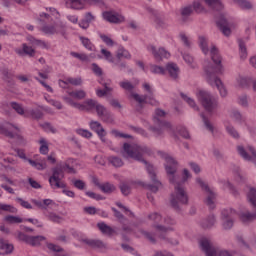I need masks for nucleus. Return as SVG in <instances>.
<instances>
[{"instance_id": "1", "label": "nucleus", "mask_w": 256, "mask_h": 256, "mask_svg": "<svg viewBox=\"0 0 256 256\" xmlns=\"http://www.w3.org/2000/svg\"><path fill=\"white\" fill-rule=\"evenodd\" d=\"M121 153L123 157H130V159H134V161H140L141 163L146 164V170L152 181V184H143L145 189H148V191H151L152 193H157L159 189L163 188V184L157 178V170H155V167L143 159V155H151L153 153L151 148L147 146H141L139 144L124 143Z\"/></svg>"}, {"instance_id": "2", "label": "nucleus", "mask_w": 256, "mask_h": 256, "mask_svg": "<svg viewBox=\"0 0 256 256\" xmlns=\"http://www.w3.org/2000/svg\"><path fill=\"white\" fill-rule=\"evenodd\" d=\"M165 169L168 175L169 182L174 185V193L170 196V205L176 211H181L183 205L189 203V195L177 176L178 163L171 156L165 157Z\"/></svg>"}, {"instance_id": "3", "label": "nucleus", "mask_w": 256, "mask_h": 256, "mask_svg": "<svg viewBox=\"0 0 256 256\" xmlns=\"http://www.w3.org/2000/svg\"><path fill=\"white\" fill-rule=\"evenodd\" d=\"M210 55L213 63H215L217 67H214L209 61L205 62L204 71L206 73L207 81L212 87H217L222 97H227V88H225L223 81L215 76L216 73H223V65H221L222 58L221 55H219L217 47H211Z\"/></svg>"}, {"instance_id": "4", "label": "nucleus", "mask_w": 256, "mask_h": 256, "mask_svg": "<svg viewBox=\"0 0 256 256\" xmlns=\"http://www.w3.org/2000/svg\"><path fill=\"white\" fill-rule=\"evenodd\" d=\"M196 97L207 113L212 114L219 109V101H217L215 96L211 95L208 91L199 90L196 93Z\"/></svg>"}, {"instance_id": "5", "label": "nucleus", "mask_w": 256, "mask_h": 256, "mask_svg": "<svg viewBox=\"0 0 256 256\" xmlns=\"http://www.w3.org/2000/svg\"><path fill=\"white\" fill-rule=\"evenodd\" d=\"M65 166L57 165L52 168V176L49 178L50 187L53 189H65L66 185L63 181V177H65Z\"/></svg>"}, {"instance_id": "6", "label": "nucleus", "mask_w": 256, "mask_h": 256, "mask_svg": "<svg viewBox=\"0 0 256 256\" xmlns=\"http://www.w3.org/2000/svg\"><path fill=\"white\" fill-rule=\"evenodd\" d=\"M196 183L200 185L203 192H205L206 199L205 204L209 207V209H215V192L209 188V185L203 181L201 178H196Z\"/></svg>"}, {"instance_id": "7", "label": "nucleus", "mask_w": 256, "mask_h": 256, "mask_svg": "<svg viewBox=\"0 0 256 256\" xmlns=\"http://www.w3.org/2000/svg\"><path fill=\"white\" fill-rule=\"evenodd\" d=\"M132 98L139 103L140 107H143V105H141L142 103H148V105H152L153 107L159 106V101L155 100L153 94L141 96L137 93H132Z\"/></svg>"}, {"instance_id": "8", "label": "nucleus", "mask_w": 256, "mask_h": 256, "mask_svg": "<svg viewBox=\"0 0 256 256\" xmlns=\"http://www.w3.org/2000/svg\"><path fill=\"white\" fill-rule=\"evenodd\" d=\"M148 51H151L152 55L156 59V61H163V59H169L171 54L165 48H157L153 45L147 47Z\"/></svg>"}, {"instance_id": "9", "label": "nucleus", "mask_w": 256, "mask_h": 256, "mask_svg": "<svg viewBox=\"0 0 256 256\" xmlns=\"http://www.w3.org/2000/svg\"><path fill=\"white\" fill-rule=\"evenodd\" d=\"M102 15H103V19H105V21H108V23L119 24L125 21V17L123 15H120L119 13L107 11V12H104Z\"/></svg>"}, {"instance_id": "10", "label": "nucleus", "mask_w": 256, "mask_h": 256, "mask_svg": "<svg viewBox=\"0 0 256 256\" xmlns=\"http://www.w3.org/2000/svg\"><path fill=\"white\" fill-rule=\"evenodd\" d=\"M90 129H92V131H95V133H97V135L100 137L101 141L105 143V136L107 135V132L105 131V128H103V125H101L99 121H91Z\"/></svg>"}, {"instance_id": "11", "label": "nucleus", "mask_w": 256, "mask_h": 256, "mask_svg": "<svg viewBox=\"0 0 256 256\" xmlns=\"http://www.w3.org/2000/svg\"><path fill=\"white\" fill-rule=\"evenodd\" d=\"M82 242L85 243V245H88V247H91L92 249H107V244L99 239L85 238L82 240Z\"/></svg>"}, {"instance_id": "12", "label": "nucleus", "mask_w": 256, "mask_h": 256, "mask_svg": "<svg viewBox=\"0 0 256 256\" xmlns=\"http://www.w3.org/2000/svg\"><path fill=\"white\" fill-rule=\"evenodd\" d=\"M0 250L3 251L2 255H11L15 251V246L9 243V240L0 238Z\"/></svg>"}, {"instance_id": "13", "label": "nucleus", "mask_w": 256, "mask_h": 256, "mask_svg": "<svg viewBox=\"0 0 256 256\" xmlns=\"http://www.w3.org/2000/svg\"><path fill=\"white\" fill-rule=\"evenodd\" d=\"M217 25L219 26L220 31L225 35L226 37H229L231 35V28H229V22L227 21V18L221 17L217 21Z\"/></svg>"}, {"instance_id": "14", "label": "nucleus", "mask_w": 256, "mask_h": 256, "mask_svg": "<svg viewBox=\"0 0 256 256\" xmlns=\"http://www.w3.org/2000/svg\"><path fill=\"white\" fill-rule=\"evenodd\" d=\"M42 31L45 33V35H55V33L65 35V27L63 26H44Z\"/></svg>"}, {"instance_id": "15", "label": "nucleus", "mask_w": 256, "mask_h": 256, "mask_svg": "<svg viewBox=\"0 0 256 256\" xmlns=\"http://www.w3.org/2000/svg\"><path fill=\"white\" fill-rule=\"evenodd\" d=\"M166 71L169 73L171 79H179V66L173 62H169L166 65Z\"/></svg>"}, {"instance_id": "16", "label": "nucleus", "mask_w": 256, "mask_h": 256, "mask_svg": "<svg viewBox=\"0 0 256 256\" xmlns=\"http://www.w3.org/2000/svg\"><path fill=\"white\" fill-rule=\"evenodd\" d=\"M98 229L103 233V235H108V237H112V235H117V231L111 228V226L107 225L105 222H99L97 224Z\"/></svg>"}, {"instance_id": "17", "label": "nucleus", "mask_w": 256, "mask_h": 256, "mask_svg": "<svg viewBox=\"0 0 256 256\" xmlns=\"http://www.w3.org/2000/svg\"><path fill=\"white\" fill-rule=\"evenodd\" d=\"M11 127H14V129H16V131H19V128L17 126L10 124V123H6L5 126L0 125L1 135H5V137H9V139H13V137H15V135L13 134V132L9 131V129H11Z\"/></svg>"}, {"instance_id": "18", "label": "nucleus", "mask_w": 256, "mask_h": 256, "mask_svg": "<svg viewBox=\"0 0 256 256\" xmlns=\"http://www.w3.org/2000/svg\"><path fill=\"white\" fill-rule=\"evenodd\" d=\"M215 223H216L215 215L211 214L200 221V226L202 229H211V227H213Z\"/></svg>"}, {"instance_id": "19", "label": "nucleus", "mask_w": 256, "mask_h": 256, "mask_svg": "<svg viewBox=\"0 0 256 256\" xmlns=\"http://www.w3.org/2000/svg\"><path fill=\"white\" fill-rule=\"evenodd\" d=\"M204 3H206L212 11H223V2H221V0H204Z\"/></svg>"}, {"instance_id": "20", "label": "nucleus", "mask_w": 256, "mask_h": 256, "mask_svg": "<svg viewBox=\"0 0 256 256\" xmlns=\"http://www.w3.org/2000/svg\"><path fill=\"white\" fill-rule=\"evenodd\" d=\"M26 117H31L32 119H43V111L39 108H32L29 110H26Z\"/></svg>"}, {"instance_id": "21", "label": "nucleus", "mask_w": 256, "mask_h": 256, "mask_svg": "<svg viewBox=\"0 0 256 256\" xmlns=\"http://www.w3.org/2000/svg\"><path fill=\"white\" fill-rule=\"evenodd\" d=\"M240 219L242 223H251V221H255L256 219V212L251 213L249 211L241 212Z\"/></svg>"}, {"instance_id": "22", "label": "nucleus", "mask_w": 256, "mask_h": 256, "mask_svg": "<svg viewBox=\"0 0 256 256\" xmlns=\"http://www.w3.org/2000/svg\"><path fill=\"white\" fill-rule=\"evenodd\" d=\"M154 123H156V125H159V127H162V129H168V131H172V133H175V128H173L171 122L161 121L159 120V118L154 117Z\"/></svg>"}, {"instance_id": "23", "label": "nucleus", "mask_w": 256, "mask_h": 256, "mask_svg": "<svg viewBox=\"0 0 256 256\" xmlns=\"http://www.w3.org/2000/svg\"><path fill=\"white\" fill-rule=\"evenodd\" d=\"M108 163L116 168L123 167L124 165L123 159L119 158V156H109Z\"/></svg>"}, {"instance_id": "24", "label": "nucleus", "mask_w": 256, "mask_h": 256, "mask_svg": "<svg viewBox=\"0 0 256 256\" xmlns=\"http://www.w3.org/2000/svg\"><path fill=\"white\" fill-rule=\"evenodd\" d=\"M120 87L124 89V91H128L130 93V97H133V90L135 89V84L129 82V81H122L119 83Z\"/></svg>"}, {"instance_id": "25", "label": "nucleus", "mask_w": 256, "mask_h": 256, "mask_svg": "<svg viewBox=\"0 0 256 256\" xmlns=\"http://www.w3.org/2000/svg\"><path fill=\"white\" fill-rule=\"evenodd\" d=\"M248 202L252 205V207L256 208V189L253 187H249V191L247 193Z\"/></svg>"}, {"instance_id": "26", "label": "nucleus", "mask_w": 256, "mask_h": 256, "mask_svg": "<svg viewBox=\"0 0 256 256\" xmlns=\"http://www.w3.org/2000/svg\"><path fill=\"white\" fill-rule=\"evenodd\" d=\"M87 0H69L70 9H83Z\"/></svg>"}, {"instance_id": "27", "label": "nucleus", "mask_w": 256, "mask_h": 256, "mask_svg": "<svg viewBox=\"0 0 256 256\" xmlns=\"http://www.w3.org/2000/svg\"><path fill=\"white\" fill-rule=\"evenodd\" d=\"M239 43V53H240V59L242 61H245L247 59V46L245 45V42L243 40H238Z\"/></svg>"}, {"instance_id": "28", "label": "nucleus", "mask_w": 256, "mask_h": 256, "mask_svg": "<svg viewBox=\"0 0 256 256\" xmlns=\"http://www.w3.org/2000/svg\"><path fill=\"white\" fill-rule=\"evenodd\" d=\"M45 239V236H30L28 245H31L32 247H39V245H41V241H45Z\"/></svg>"}, {"instance_id": "29", "label": "nucleus", "mask_w": 256, "mask_h": 256, "mask_svg": "<svg viewBox=\"0 0 256 256\" xmlns=\"http://www.w3.org/2000/svg\"><path fill=\"white\" fill-rule=\"evenodd\" d=\"M10 107H12L14 109V111H16L18 113V115H22V116L26 117L27 111H25V108H23L22 104H19L17 102H11Z\"/></svg>"}, {"instance_id": "30", "label": "nucleus", "mask_w": 256, "mask_h": 256, "mask_svg": "<svg viewBox=\"0 0 256 256\" xmlns=\"http://www.w3.org/2000/svg\"><path fill=\"white\" fill-rule=\"evenodd\" d=\"M1 75L3 77V81L6 83H9L10 85H13V81L11 79L12 75L11 72H9V68H1L0 69Z\"/></svg>"}, {"instance_id": "31", "label": "nucleus", "mask_w": 256, "mask_h": 256, "mask_svg": "<svg viewBox=\"0 0 256 256\" xmlns=\"http://www.w3.org/2000/svg\"><path fill=\"white\" fill-rule=\"evenodd\" d=\"M97 102L96 100L93 99H87L84 101V111H93L97 107Z\"/></svg>"}, {"instance_id": "32", "label": "nucleus", "mask_w": 256, "mask_h": 256, "mask_svg": "<svg viewBox=\"0 0 256 256\" xmlns=\"http://www.w3.org/2000/svg\"><path fill=\"white\" fill-rule=\"evenodd\" d=\"M180 95L182 99H184V101H186V103H188V105L194 109V111H199V106H197V103H195L193 98L185 95L184 93H181Z\"/></svg>"}, {"instance_id": "33", "label": "nucleus", "mask_w": 256, "mask_h": 256, "mask_svg": "<svg viewBox=\"0 0 256 256\" xmlns=\"http://www.w3.org/2000/svg\"><path fill=\"white\" fill-rule=\"evenodd\" d=\"M115 185L109 183V182H106L104 184H102V186H100V190L102 193H106V194H111L115 191Z\"/></svg>"}, {"instance_id": "34", "label": "nucleus", "mask_w": 256, "mask_h": 256, "mask_svg": "<svg viewBox=\"0 0 256 256\" xmlns=\"http://www.w3.org/2000/svg\"><path fill=\"white\" fill-rule=\"evenodd\" d=\"M183 59L185 63H187V65L191 67V69H197V63H195V58H193L191 54H188V53L184 54Z\"/></svg>"}, {"instance_id": "35", "label": "nucleus", "mask_w": 256, "mask_h": 256, "mask_svg": "<svg viewBox=\"0 0 256 256\" xmlns=\"http://www.w3.org/2000/svg\"><path fill=\"white\" fill-rule=\"evenodd\" d=\"M4 221H6V223H9L10 225L23 223V219L21 217L12 216V215H8L4 217Z\"/></svg>"}, {"instance_id": "36", "label": "nucleus", "mask_w": 256, "mask_h": 256, "mask_svg": "<svg viewBox=\"0 0 256 256\" xmlns=\"http://www.w3.org/2000/svg\"><path fill=\"white\" fill-rule=\"evenodd\" d=\"M124 59H131V54L129 53V51L125 50L124 48H119L116 54V59L118 61H121V58Z\"/></svg>"}, {"instance_id": "37", "label": "nucleus", "mask_w": 256, "mask_h": 256, "mask_svg": "<svg viewBox=\"0 0 256 256\" xmlns=\"http://www.w3.org/2000/svg\"><path fill=\"white\" fill-rule=\"evenodd\" d=\"M70 97H73L74 99H85V97H87V93L85 92V90H75L72 92H69Z\"/></svg>"}, {"instance_id": "38", "label": "nucleus", "mask_w": 256, "mask_h": 256, "mask_svg": "<svg viewBox=\"0 0 256 256\" xmlns=\"http://www.w3.org/2000/svg\"><path fill=\"white\" fill-rule=\"evenodd\" d=\"M199 46L201 47L204 55H207L209 53V47L207 46V38H205L204 36H199Z\"/></svg>"}, {"instance_id": "39", "label": "nucleus", "mask_w": 256, "mask_h": 256, "mask_svg": "<svg viewBox=\"0 0 256 256\" xmlns=\"http://www.w3.org/2000/svg\"><path fill=\"white\" fill-rule=\"evenodd\" d=\"M101 53L106 61H108L109 63H113L114 65H118V63L115 62V58H113V54H111V51H108L107 49H101Z\"/></svg>"}, {"instance_id": "40", "label": "nucleus", "mask_w": 256, "mask_h": 256, "mask_svg": "<svg viewBox=\"0 0 256 256\" xmlns=\"http://www.w3.org/2000/svg\"><path fill=\"white\" fill-rule=\"evenodd\" d=\"M241 9H253V4L247 0H233Z\"/></svg>"}, {"instance_id": "41", "label": "nucleus", "mask_w": 256, "mask_h": 256, "mask_svg": "<svg viewBox=\"0 0 256 256\" xmlns=\"http://www.w3.org/2000/svg\"><path fill=\"white\" fill-rule=\"evenodd\" d=\"M181 16L182 17H191V15H193V6L189 5V6H185L182 7L180 10Z\"/></svg>"}, {"instance_id": "42", "label": "nucleus", "mask_w": 256, "mask_h": 256, "mask_svg": "<svg viewBox=\"0 0 256 256\" xmlns=\"http://www.w3.org/2000/svg\"><path fill=\"white\" fill-rule=\"evenodd\" d=\"M80 41L82 42L84 47L86 49H88V51H94L95 50V45H93V43H91V40H89V38L80 37Z\"/></svg>"}, {"instance_id": "43", "label": "nucleus", "mask_w": 256, "mask_h": 256, "mask_svg": "<svg viewBox=\"0 0 256 256\" xmlns=\"http://www.w3.org/2000/svg\"><path fill=\"white\" fill-rule=\"evenodd\" d=\"M235 215V210L229 208V209H224L221 212V217L223 219H233V216Z\"/></svg>"}, {"instance_id": "44", "label": "nucleus", "mask_w": 256, "mask_h": 256, "mask_svg": "<svg viewBox=\"0 0 256 256\" xmlns=\"http://www.w3.org/2000/svg\"><path fill=\"white\" fill-rule=\"evenodd\" d=\"M202 121L206 127V129L212 133H214L215 128L213 127V124H211V121H209V118L205 116V114H201Z\"/></svg>"}, {"instance_id": "45", "label": "nucleus", "mask_w": 256, "mask_h": 256, "mask_svg": "<svg viewBox=\"0 0 256 256\" xmlns=\"http://www.w3.org/2000/svg\"><path fill=\"white\" fill-rule=\"evenodd\" d=\"M150 71H151V73H155L158 75H165V68L155 65V64L150 65Z\"/></svg>"}, {"instance_id": "46", "label": "nucleus", "mask_w": 256, "mask_h": 256, "mask_svg": "<svg viewBox=\"0 0 256 256\" xmlns=\"http://www.w3.org/2000/svg\"><path fill=\"white\" fill-rule=\"evenodd\" d=\"M226 131L233 139H239V132L232 125H226Z\"/></svg>"}, {"instance_id": "47", "label": "nucleus", "mask_w": 256, "mask_h": 256, "mask_svg": "<svg viewBox=\"0 0 256 256\" xmlns=\"http://www.w3.org/2000/svg\"><path fill=\"white\" fill-rule=\"evenodd\" d=\"M22 48L25 55L35 57V49H33V47L28 46L27 44H22Z\"/></svg>"}, {"instance_id": "48", "label": "nucleus", "mask_w": 256, "mask_h": 256, "mask_svg": "<svg viewBox=\"0 0 256 256\" xmlns=\"http://www.w3.org/2000/svg\"><path fill=\"white\" fill-rule=\"evenodd\" d=\"M95 110H96L98 117L104 116L109 111V110H107V108H105V106H103L99 102H98V104H96Z\"/></svg>"}, {"instance_id": "49", "label": "nucleus", "mask_w": 256, "mask_h": 256, "mask_svg": "<svg viewBox=\"0 0 256 256\" xmlns=\"http://www.w3.org/2000/svg\"><path fill=\"white\" fill-rule=\"evenodd\" d=\"M0 211H8V213H17V208L9 204L0 203Z\"/></svg>"}, {"instance_id": "50", "label": "nucleus", "mask_w": 256, "mask_h": 256, "mask_svg": "<svg viewBox=\"0 0 256 256\" xmlns=\"http://www.w3.org/2000/svg\"><path fill=\"white\" fill-rule=\"evenodd\" d=\"M39 143L41 144L40 146V153L42 155H47V153H49V146L47 145V142L45 141V139H41L39 141Z\"/></svg>"}, {"instance_id": "51", "label": "nucleus", "mask_w": 256, "mask_h": 256, "mask_svg": "<svg viewBox=\"0 0 256 256\" xmlns=\"http://www.w3.org/2000/svg\"><path fill=\"white\" fill-rule=\"evenodd\" d=\"M230 117L237 123H241V121H243V115H241V112L238 110H232Z\"/></svg>"}, {"instance_id": "52", "label": "nucleus", "mask_w": 256, "mask_h": 256, "mask_svg": "<svg viewBox=\"0 0 256 256\" xmlns=\"http://www.w3.org/2000/svg\"><path fill=\"white\" fill-rule=\"evenodd\" d=\"M224 185H225V187H227V189H229L231 191V193H232V195H234V197H237V195H239V191H237L235 186H233V184H231V182H229V180H224Z\"/></svg>"}, {"instance_id": "53", "label": "nucleus", "mask_w": 256, "mask_h": 256, "mask_svg": "<svg viewBox=\"0 0 256 256\" xmlns=\"http://www.w3.org/2000/svg\"><path fill=\"white\" fill-rule=\"evenodd\" d=\"M47 217L49 221H52L53 223H61V221H63V218L61 216L53 212L49 213Z\"/></svg>"}, {"instance_id": "54", "label": "nucleus", "mask_w": 256, "mask_h": 256, "mask_svg": "<svg viewBox=\"0 0 256 256\" xmlns=\"http://www.w3.org/2000/svg\"><path fill=\"white\" fill-rule=\"evenodd\" d=\"M30 238H31V236H29L21 231L17 232L18 241H23L24 243H27V245H29Z\"/></svg>"}, {"instance_id": "55", "label": "nucleus", "mask_w": 256, "mask_h": 256, "mask_svg": "<svg viewBox=\"0 0 256 256\" xmlns=\"http://www.w3.org/2000/svg\"><path fill=\"white\" fill-rule=\"evenodd\" d=\"M250 81L251 80H249L248 78L240 77V78H238V85L242 89H247V88H249Z\"/></svg>"}, {"instance_id": "56", "label": "nucleus", "mask_w": 256, "mask_h": 256, "mask_svg": "<svg viewBox=\"0 0 256 256\" xmlns=\"http://www.w3.org/2000/svg\"><path fill=\"white\" fill-rule=\"evenodd\" d=\"M140 233L142 235H144V237H146V239H148V241H150V243H153V244L157 243V240H155V236H153V234H151L150 232H147V231L141 229Z\"/></svg>"}, {"instance_id": "57", "label": "nucleus", "mask_w": 256, "mask_h": 256, "mask_svg": "<svg viewBox=\"0 0 256 256\" xmlns=\"http://www.w3.org/2000/svg\"><path fill=\"white\" fill-rule=\"evenodd\" d=\"M32 45H36L37 47H42V49H47V43H45V41L43 40H37L35 38H31L30 39Z\"/></svg>"}, {"instance_id": "58", "label": "nucleus", "mask_w": 256, "mask_h": 256, "mask_svg": "<svg viewBox=\"0 0 256 256\" xmlns=\"http://www.w3.org/2000/svg\"><path fill=\"white\" fill-rule=\"evenodd\" d=\"M149 131H152L156 137H161V135H163V128L161 126H159V128L150 126Z\"/></svg>"}, {"instance_id": "59", "label": "nucleus", "mask_w": 256, "mask_h": 256, "mask_svg": "<svg viewBox=\"0 0 256 256\" xmlns=\"http://www.w3.org/2000/svg\"><path fill=\"white\" fill-rule=\"evenodd\" d=\"M16 201L17 203H20L21 207H24V209H33V206L28 201H25L22 198L17 197Z\"/></svg>"}, {"instance_id": "60", "label": "nucleus", "mask_w": 256, "mask_h": 256, "mask_svg": "<svg viewBox=\"0 0 256 256\" xmlns=\"http://www.w3.org/2000/svg\"><path fill=\"white\" fill-rule=\"evenodd\" d=\"M102 121H104L105 123H113V121H115V119L113 118V114H111L109 111L107 113H105L102 117H101Z\"/></svg>"}, {"instance_id": "61", "label": "nucleus", "mask_w": 256, "mask_h": 256, "mask_svg": "<svg viewBox=\"0 0 256 256\" xmlns=\"http://www.w3.org/2000/svg\"><path fill=\"white\" fill-rule=\"evenodd\" d=\"M72 184L76 189H79L80 191H83L85 189V182L82 180H72Z\"/></svg>"}, {"instance_id": "62", "label": "nucleus", "mask_w": 256, "mask_h": 256, "mask_svg": "<svg viewBox=\"0 0 256 256\" xmlns=\"http://www.w3.org/2000/svg\"><path fill=\"white\" fill-rule=\"evenodd\" d=\"M94 161L97 165H101V167H105L107 161H105V158L101 155H96L94 157Z\"/></svg>"}, {"instance_id": "63", "label": "nucleus", "mask_w": 256, "mask_h": 256, "mask_svg": "<svg viewBox=\"0 0 256 256\" xmlns=\"http://www.w3.org/2000/svg\"><path fill=\"white\" fill-rule=\"evenodd\" d=\"M92 71L98 77H101V75H103V70L101 69V67H99V65H97V63L92 64Z\"/></svg>"}, {"instance_id": "64", "label": "nucleus", "mask_w": 256, "mask_h": 256, "mask_svg": "<svg viewBox=\"0 0 256 256\" xmlns=\"http://www.w3.org/2000/svg\"><path fill=\"white\" fill-rule=\"evenodd\" d=\"M222 221L224 229H231L233 227V218L222 219Z\"/></svg>"}]
</instances>
